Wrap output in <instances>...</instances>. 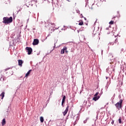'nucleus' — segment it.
<instances>
[{
	"mask_svg": "<svg viewBox=\"0 0 126 126\" xmlns=\"http://www.w3.org/2000/svg\"><path fill=\"white\" fill-rule=\"evenodd\" d=\"M6 74H8L9 76H10L11 75H12V74H13V70L11 69L9 72H6Z\"/></svg>",
	"mask_w": 126,
	"mask_h": 126,
	"instance_id": "nucleus-8",
	"label": "nucleus"
},
{
	"mask_svg": "<svg viewBox=\"0 0 126 126\" xmlns=\"http://www.w3.org/2000/svg\"><path fill=\"white\" fill-rule=\"evenodd\" d=\"M111 124L114 125V120H112V121L111 122Z\"/></svg>",
	"mask_w": 126,
	"mask_h": 126,
	"instance_id": "nucleus-19",
	"label": "nucleus"
},
{
	"mask_svg": "<svg viewBox=\"0 0 126 126\" xmlns=\"http://www.w3.org/2000/svg\"><path fill=\"white\" fill-rule=\"evenodd\" d=\"M39 44V39H34L33 40V42L32 43V45L33 46H35L36 45H38Z\"/></svg>",
	"mask_w": 126,
	"mask_h": 126,
	"instance_id": "nucleus-6",
	"label": "nucleus"
},
{
	"mask_svg": "<svg viewBox=\"0 0 126 126\" xmlns=\"http://www.w3.org/2000/svg\"><path fill=\"white\" fill-rule=\"evenodd\" d=\"M83 24H84L83 21L82 20H80L78 25H80V26H82V25H83Z\"/></svg>",
	"mask_w": 126,
	"mask_h": 126,
	"instance_id": "nucleus-13",
	"label": "nucleus"
},
{
	"mask_svg": "<svg viewBox=\"0 0 126 126\" xmlns=\"http://www.w3.org/2000/svg\"><path fill=\"white\" fill-rule=\"evenodd\" d=\"M67 0V1H70V0Z\"/></svg>",
	"mask_w": 126,
	"mask_h": 126,
	"instance_id": "nucleus-22",
	"label": "nucleus"
},
{
	"mask_svg": "<svg viewBox=\"0 0 126 126\" xmlns=\"http://www.w3.org/2000/svg\"><path fill=\"white\" fill-rule=\"evenodd\" d=\"M10 69V68H7L4 69V71H7V70H9Z\"/></svg>",
	"mask_w": 126,
	"mask_h": 126,
	"instance_id": "nucleus-18",
	"label": "nucleus"
},
{
	"mask_svg": "<svg viewBox=\"0 0 126 126\" xmlns=\"http://www.w3.org/2000/svg\"><path fill=\"white\" fill-rule=\"evenodd\" d=\"M84 19H85V20H86V18H84Z\"/></svg>",
	"mask_w": 126,
	"mask_h": 126,
	"instance_id": "nucleus-23",
	"label": "nucleus"
},
{
	"mask_svg": "<svg viewBox=\"0 0 126 126\" xmlns=\"http://www.w3.org/2000/svg\"><path fill=\"white\" fill-rule=\"evenodd\" d=\"M99 95V93H96V94L94 95V97H93V100L94 101H97V100L100 98V95Z\"/></svg>",
	"mask_w": 126,
	"mask_h": 126,
	"instance_id": "nucleus-3",
	"label": "nucleus"
},
{
	"mask_svg": "<svg viewBox=\"0 0 126 126\" xmlns=\"http://www.w3.org/2000/svg\"><path fill=\"white\" fill-rule=\"evenodd\" d=\"M65 95H64L63 96V99H62V106H63V104H64V102L65 101L66 99Z\"/></svg>",
	"mask_w": 126,
	"mask_h": 126,
	"instance_id": "nucleus-10",
	"label": "nucleus"
},
{
	"mask_svg": "<svg viewBox=\"0 0 126 126\" xmlns=\"http://www.w3.org/2000/svg\"><path fill=\"white\" fill-rule=\"evenodd\" d=\"M106 79H108V77H106Z\"/></svg>",
	"mask_w": 126,
	"mask_h": 126,
	"instance_id": "nucleus-24",
	"label": "nucleus"
},
{
	"mask_svg": "<svg viewBox=\"0 0 126 126\" xmlns=\"http://www.w3.org/2000/svg\"><path fill=\"white\" fill-rule=\"evenodd\" d=\"M40 121L41 123H44V118L43 117H40Z\"/></svg>",
	"mask_w": 126,
	"mask_h": 126,
	"instance_id": "nucleus-15",
	"label": "nucleus"
},
{
	"mask_svg": "<svg viewBox=\"0 0 126 126\" xmlns=\"http://www.w3.org/2000/svg\"><path fill=\"white\" fill-rule=\"evenodd\" d=\"M115 42H118V39H116Z\"/></svg>",
	"mask_w": 126,
	"mask_h": 126,
	"instance_id": "nucleus-20",
	"label": "nucleus"
},
{
	"mask_svg": "<svg viewBox=\"0 0 126 126\" xmlns=\"http://www.w3.org/2000/svg\"><path fill=\"white\" fill-rule=\"evenodd\" d=\"M27 52H28V55H31V53H32V48L31 47H26V48Z\"/></svg>",
	"mask_w": 126,
	"mask_h": 126,
	"instance_id": "nucleus-5",
	"label": "nucleus"
},
{
	"mask_svg": "<svg viewBox=\"0 0 126 126\" xmlns=\"http://www.w3.org/2000/svg\"><path fill=\"white\" fill-rule=\"evenodd\" d=\"M32 71V70H29V71L26 74L25 77H28L29 74H30V72Z\"/></svg>",
	"mask_w": 126,
	"mask_h": 126,
	"instance_id": "nucleus-11",
	"label": "nucleus"
},
{
	"mask_svg": "<svg viewBox=\"0 0 126 126\" xmlns=\"http://www.w3.org/2000/svg\"><path fill=\"white\" fill-rule=\"evenodd\" d=\"M67 112H68V105L66 107L65 111L63 112V116H65L67 114Z\"/></svg>",
	"mask_w": 126,
	"mask_h": 126,
	"instance_id": "nucleus-7",
	"label": "nucleus"
},
{
	"mask_svg": "<svg viewBox=\"0 0 126 126\" xmlns=\"http://www.w3.org/2000/svg\"><path fill=\"white\" fill-rule=\"evenodd\" d=\"M109 24H111V25H113V24H114V21H111L109 22Z\"/></svg>",
	"mask_w": 126,
	"mask_h": 126,
	"instance_id": "nucleus-17",
	"label": "nucleus"
},
{
	"mask_svg": "<svg viewBox=\"0 0 126 126\" xmlns=\"http://www.w3.org/2000/svg\"><path fill=\"white\" fill-rule=\"evenodd\" d=\"M4 94H5L4 92H2V93L0 94V96H1V99H2H2H3L4 97Z\"/></svg>",
	"mask_w": 126,
	"mask_h": 126,
	"instance_id": "nucleus-14",
	"label": "nucleus"
},
{
	"mask_svg": "<svg viewBox=\"0 0 126 126\" xmlns=\"http://www.w3.org/2000/svg\"><path fill=\"white\" fill-rule=\"evenodd\" d=\"M64 52H65V53H68V51H67V47L64 46L63 49L61 50V54L62 55L64 54Z\"/></svg>",
	"mask_w": 126,
	"mask_h": 126,
	"instance_id": "nucleus-4",
	"label": "nucleus"
},
{
	"mask_svg": "<svg viewBox=\"0 0 126 126\" xmlns=\"http://www.w3.org/2000/svg\"><path fill=\"white\" fill-rule=\"evenodd\" d=\"M18 65H19V66H22V64L24 63L23 61H22V60H19L18 61Z\"/></svg>",
	"mask_w": 126,
	"mask_h": 126,
	"instance_id": "nucleus-9",
	"label": "nucleus"
},
{
	"mask_svg": "<svg viewBox=\"0 0 126 126\" xmlns=\"http://www.w3.org/2000/svg\"><path fill=\"white\" fill-rule=\"evenodd\" d=\"M5 124H6V122L5 121V119H3L2 121V126H5Z\"/></svg>",
	"mask_w": 126,
	"mask_h": 126,
	"instance_id": "nucleus-12",
	"label": "nucleus"
},
{
	"mask_svg": "<svg viewBox=\"0 0 126 126\" xmlns=\"http://www.w3.org/2000/svg\"><path fill=\"white\" fill-rule=\"evenodd\" d=\"M115 106L118 110H121L123 107V99H120L119 102L115 104Z\"/></svg>",
	"mask_w": 126,
	"mask_h": 126,
	"instance_id": "nucleus-2",
	"label": "nucleus"
},
{
	"mask_svg": "<svg viewBox=\"0 0 126 126\" xmlns=\"http://www.w3.org/2000/svg\"><path fill=\"white\" fill-rule=\"evenodd\" d=\"M3 23L4 24H9V23H11L12 22V17H10L9 18L6 17L3 18Z\"/></svg>",
	"mask_w": 126,
	"mask_h": 126,
	"instance_id": "nucleus-1",
	"label": "nucleus"
},
{
	"mask_svg": "<svg viewBox=\"0 0 126 126\" xmlns=\"http://www.w3.org/2000/svg\"><path fill=\"white\" fill-rule=\"evenodd\" d=\"M52 25H55V23H53L51 24Z\"/></svg>",
	"mask_w": 126,
	"mask_h": 126,
	"instance_id": "nucleus-21",
	"label": "nucleus"
},
{
	"mask_svg": "<svg viewBox=\"0 0 126 126\" xmlns=\"http://www.w3.org/2000/svg\"><path fill=\"white\" fill-rule=\"evenodd\" d=\"M118 121H119V124H122V118H119Z\"/></svg>",
	"mask_w": 126,
	"mask_h": 126,
	"instance_id": "nucleus-16",
	"label": "nucleus"
}]
</instances>
